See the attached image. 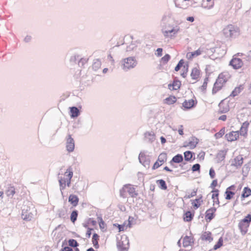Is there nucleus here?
<instances>
[{
  "label": "nucleus",
  "instance_id": "f257e3e1",
  "mask_svg": "<svg viewBox=\"0 0 251 251\" xmlns=\"http://www.w3.org/2000/svg\"><path fill=\"white\" fill-rule=\"evenodd\" d=\"M73 176V172L70 167L67 169L64 174H59V182L61 191L65 189L67 186H70Z\"/></svg>",
  "mask_w": 251,
  "mask_h": 251
},
{
  "label": "nucleus",
  "instance_id": "f03ea898",
  "mask_svg": "<svg viewBox=\"0 0 251 251\" xmlns=\"http://www.w3.org/2000/svg\"><path fill=\"white\" fill-rule=\"evenodd\" d=\"M251 223V214H248L243 219L239 221L238 227L242 235H244L248 232Z\"/></svg>",
  "mask_w": 251,
  "mask_h": 251
},
{
  "label": "nucleus",
  "instance_id": "7ed1b4c3",
  "mask_svg": "<svg viewBox=\"0 0 251 251\" xmlns=\"http://www.w3.org/2000/svg\"><path fill=\"white\" fill-rule=\"evenodd\" d=\"M120 196L123 198H126L127 194L132 198H135L138 196V193L135 188L130 184L124 185L120 191Z\"/></svg>",
  "mask_w": 251,
  "mask_h": 251
},
{
  "label": "nucleus",
  "instance_id": "20e7f679",
  "mask_svg": "<svg viewBox=\"0 0 251 251\" xmlns=\"http://www.w3.org/2000/svg\"><path fill=\"white\" fill-rule=\"evenodd\" d=\"M121 63L122 69L126 72L135 67L138 63L135 57L130 56L122 59Z\"/></svg>",
  "mask_w": 251,
  "mask_h": 251
},
{
  "label": "nucleus",
  "instance_id": "39448f33",
  "mask_svg": "<svg viewBox=\"0 0 251 251\" xmlns=\"http://www.w3.org/2000/svg\"><path fill=\"white\" fill-rule=\"evenodd\" d=\"M223 33L226 37L235 38L239 35L238 28H235L232 25H228L223 30Z\"/></svg>",
  "mask_w": 251,
  "mask_h": 251
},
{
  "label": "nucleus",
  "instance_id": "423d86ee",
  "mask_svg": "<svg viewBox=\"0 0 251 251\" xmlns=\"http://www.w3.org/2000/svg\"><path fill=\"white\" fill-rule=\"evenodd\" d=\"M180 31V27L175 25L167 30H164L162 33L165 38H174L178 32Z\"/></svg>",
  "mask_w": 251,
  "mask_h": 251
},
{
  "label": "nucleus",
  "instance_id": "0eeeda50",
  "mask_svg": "<svg viewBox=\"0 0 251 251\" xmlns=\"http://www.w3.org/2000/svg\"><path fill=\"white\" fill-rule=\"evenodd\" d=\"M167 159V154L165 152H162L158 156L157 161L154 163L152 169L155 170L162 165L166 161Z\"/></svg>",
  "mask_w": 251,
  "mask_h": 251
},
{
  "label": "nucleus",
  "instance_id": "6e6552de",
  "mask_svg": "<svg viewBox=\"0 0 251 251\" xmlns=\"http://www.w3.org/2000/svg\"><path fill=\"white\" fill-rule=\"evenodd\" d=\"M229 65L231 66L234 69L237 70L242 67L243 63L241 59L233 57L230 61Z\"/></svg>",
  "mask_w": 251,
  "mask_h": 251
},
{
  "label": "nucleus",
  "instance_id": "1a4fd4ad",
  "mask_svg": "<svg viewBox=\"0 0 251 251\" xmlns=\"http://www.w3.org/2000/svg\"><path fill=\"white\" fill-rule=\"evenodd\" d=\"M172 17V13L170 11H167L164 12L163 16H162L160 22V26L162 25H164L168 23H169Z\"/></svg>",
  "mask_w": 251,
  "mask_h": 251
},
{
  "label": "nucleus",
  "instance_id": "9d476101",
  "mask_svg": "<svg viewBox=\"0 0 251 251\" xmlns=\"http://www.w3.org/2000/svg\"><path fill=\"white\" fill-rule=\"evenodd\" d=\"M239 137V132L238 131H231L228 133H226L225 135V137L226 140L229 142H233L237 140Z\"/></svg>",
  "mask_w": 251,
  "mask_h": 251
},
{
  "label": "nucleus",
  "instance_id": "9b49d317",
  "mask_svg": "<svg viewBox=\"0 0 251 251\" xmlns=\"http://www.w3.org/2000/svg\"><path fill=\"white\" fill-rule=\"evenodd\" d=\"M201 239L206 242H211L213 240L212 233L209 231L202 232L201 236Z\"/></svg>",
  "mask_w": 251,
  "mask_h": 251
},
{
  "label": "nucleus",
  "instance_id": "f8f14e48",
  "mask_svg": "<svg viewBox=\"0 0 251 251\" xmlns=\"http://www.w3.org/2000/svg\"><path fill=\"white\" fill-rule=\"evenodd\" d=\"M216 211V208L214 207L207 209L205 212V219L206 221L210 222L215 217V213Z\"/></svg>",
  "mask_w": 251,
  "mask_h": 251
},
{
  "label": "nucleus",
  "instance_id": "ddd939ff",
  "mask_svg": "<svg viewBox=\"0 0 251 251\" xmlns=\"http://www.w3.org/2000/svg\"><path fill=\"white\" fill-rule=\"evenodd\" d=\"M235 190V186L234 185H231L228 187L226 191L225 192V199L226 200H230L232 199L234 196L235 195V193L234 191Z\"/></svg>",
  "mask_w": 251,
  "mask_h": 251
},
{
  "label": "nucleus",
  "instance_id": "4468645a",
  "mask_svg": "<svg viewBox=\"0 0 251 251\" xmlns=\"http://www.w3.org/2000/svg\"><path fill=\"white\" fill-rule=\"evenodd\" d=\"M199 143V139L195 137H192L189 141L185 144L184 147H188L190 149H193L196 148Z\"/></svg>",
  "mask_w": 251,
  "mask_h": 251
},
{
  "label": "nucleus",
  "instance_id": "2eb2a0df",
  "mask_svg": "<svg viewBox=\"0 0 251 251\" xmlns=\"http://www.w3.org/2000/svg\"><path fill=\"white\" fill-rule=\"evenodd\" d=\"M194 243V237L192 235L185 236L182 239V244L184 248L191 246Z\"/></svg>",
  "mask_w": 251,
  "mask_h": 251
},
{
  "label": "nucleus",
  "instance_id": "dca6fc26",
  "mask_svg": "<svg viewBox=\"0 0 251 251\" xmlns=\"http://www.w3.org/2000/svg\"><path fill=\"white\" fill-rule=\"evenodd\" d=\"M75 148V143L74 139L70 135H68L67 139L66 149L69 152H72Z\"/></svg>",
  "mask_w": 251,
  "mask_h": 251
},
{
  "label": "nucleus",
  "instance_id": "f3484780",
  "mask_svg": "<svg viewBox=\"0 0 251 251\" xmlns=\"http://www.w3.org/2000/svg\"><path fill=\"white\" fill-rule=\"evenodd\" d=\"M197 103L196 100L190 99L188 100H185L182 103V107L185 109H190L194 107Z\"/></svg>",
  "mask_w": 251,
  "mask_h": 251
},
{
  "label": "nucleus",
  "instance_id": "a211bd4d",
  "mask_svg": "<svg viewBox=\"0 0 251 251\" xmlns=\"http://www.w3.org/2000/svg\"><path fill=\"white\" fill-rule=\"evenodd\" d=\"M222 75H221L220 76H218V78L216 79L215 82L214 83L212 89L213 94H216L218 91H219L222 89L223 85L220 84L221 82L219 81V80H220V79L222 78Z\"/></svg>",
  "mask_w": 251,
  "mask_h": 251
},
{
  "label": "nucleus",
  "instance_id": "6ab92c4d",
  "mask_svg": "<svg viewBox=\"0 0 251 251\" xmlns=\"http://www.w3.org/2000/svg\"><path fill=\"white\" fill-rule=\"evenodd\" d=\"M249 126V123L245 122L243 123L239 131L240 134L245 137H247L248 134V127Z\"/></svg>",
  "mask_w": 251,
  "mask_h": 251
},
{
  "label": "nucleus",
  "instance_id": "aec40b11",
  "mask_svg": "<svg viewBox=\"0 0 251 251\" xmlns=\"http://www.w3.org/2000/svg\"><path fill=\"white\" fill-rule=\"evenodd\" d=\"M202 198V197L201 196L199 198L191 201V204L194 209H197L200 207L203 202Z\"/></svg>",
  "mask_w": 251,
  "mask_h": 251
},
{
  "label": "nucleus",
  "instance_id": "412c9836",
  "mask_svg": "<svg viewBox=\"0 0 251 251\" xmlns=\"http://www.w3.org/2000/svg\"><path fill=\"white\" fill-rule=\"evenodd\" d=\"M243 163V158L241 155L236 156L232 161L231 165L236 167L241 166Z\"/></svg>",
  "mask_w": 251,
  "mask_h": 251
},
{
  "label": "nucleus",
  "instance_id": "4be33fe9",
  "mask_svg": "<svg viewBox=\"0 0 251 251\" xmlns=\"http://www.w3.org/2000/svg\"><path fill=\"white\" fill-rule=\"evenodd\" d=\"M139 160L140 162L145 167L149 166L150 164V160L147 157L144 153H140L139 155Z\"/></svg>",
  "mask_w": 251,
  "mask_h": 251
},
{
  "label": "nucleus",
  "instance_id": "5701e85b",
  "mask_svg": "<svg viewBox=\"0 0 251 251\" xmlns=\"http://www.w3.org/2000/svg\"><path fill=\"white\" fill-rule=\"evenodd\" d=\"M79 199L77 196L74 195H70L69 197V202H70L74 207H75L78 203Z\"/></svg>",
  "mask_w": 251,
  "mask_h": 251
},
{
  "label": "nucleus",
  "instance_id": "b1692460",
  "mask_svg": "<svg viewBox=\"0 0 251 251\" xmlns=\"http://www.w3.org/2000/svg\"><path fill=\"white\" fill-rule=\"evenodd\" d=\"M201 54V51L200 49H198L194 51L187 53L186 57L188 59H192L194 57L198 56Z\"/></svg>",
  "mask_w": 251,
  "mask_h": 251
},
{
  "label": "nucleus",
  "instance_id": "393cba45",
  "mask_svg": "<svg viewBox=\"0 0 251 251\" xmlns=\"http://www.w3.org/2000/svg\"><path fill=\"white\" fill-rule=\"evenodd\" d=\"M219 192L218 190H212L211 191V193H212V199L213 200V201L214 203L217 204H219L220 203L219 200Z\"/></svg>",
  "mask_w": 251,
  "mask_h": 251
},
{
  "label": "nucleus",
  "instance_id": "a878e982",
  "mask_svg": "<svg viewBox=\"0 0 251 251\" xmlns=\"http://www.w3.org/2000/svg\"><path fill=\"white\" fill-rule=\"evenodd\" d=\"M228 99H229V97L226 98L225 99L222 100L219 104V107L221 110L226 109V108H227L229 106L228 104Z\"/></svg>",
  "mask_w": 251,
  "mask_h": 251
},
{
  "label": "nucleus",
  "instance_id": "bb28decb",
  "mask_svg": "<svg viewBox=\"0 0 251 251\" xmlns=\"http://www.w3.org/2000/svg\"><path fill=\"white\" fill-rule=\"evenodd\" d=\"M200 71L196 67L193 68L191 73V76L193 79H197L200 76Z\"/></svg>",
  "mask_w": 251,
  "mask_h": 251
},
{
  "label": "nucleus",
  "instance_id": "cd10ccee",
  "mask_svg": "<svg viewBox=\"0 0 251 251\" xmlns=\"http://www.w3.org/2000/svg\"><path fill=\"white\" fill-rule=\"evenodd\" d=\"M251 195V189L248 187H246L243 189L242 194L241 195V199H243L246 198H248Z\"/></svg>",
  "mask_w": 251,
  "mask_h": 251
},
{
  "label": "nucleus",
  "instance_id": "c85d7f7f",
  "mask_svg": "<svg viewBox=\"0 0 251 251\" xmlns=\"http://www.w3.org/2000/svg\"><path fill=\"white\" fill-rule=\"evenodd\" d=\"M194 214H192L190 211H187L185 213L183 216V219L185 221L190 222L193 218Z\"/></svg>",
  "mask_w": 251,
  "mask_h": 251
},
{
  "label": "nucleus",
  "instance_id": "c756f323",
  "mask_svg": "<svg viewBox=\"0 0 251 251\" xmlns=\"http://www.w3.org/2000/svg\"><path fill=\"white\" fill-rule=\"evenodd\" d=\"M99 240V236L97 233H94L92 237V243L96 249H98L99 247L98 241Z\"/></svg>",
  "mask_w": 251,
  "mask_h": 251
},
{
  "label": "nucleus",
  "instance_id": "7c9ffc66",
  "mask_svg": "<svg viewBox=\"0 0 251 251\" xmlns=\"http://www.w3.org/2000/svg\"><path fill=\"white\" fill-rule=\"evenodd\" d=\"M242 89L243 88L242 87V85H240L239 87H235V89L232 91L229 97H234L237 96L241 92Z\"/></svg>",
  "mask_w": 251,
  "mask_h": 251
},
{
  "label": "nucleus",
  "instance_id": "2f4dec72",
  "mask_svg": "<svg viewBox=\"0 0 251 251\" xmlns=\"http://www.w3.org/2000/svg\"><path fill=\"white\" fill-rule=\"evenodd\" d=\"M174 90H176L180 88L181 82L176 77H175L173 81Z\"/></svg>",
  "mask_w": 251,
  "mask_h": 251
},
{
  "label": "nucleus",
  "instance_id": "473e14b6",
  "mask_svg": "<svg viewBox=\"0 0 251 251\" xmlns=\"http://www.w3.org/2000/svg\"><path fill=\"white\" fill-rule=\"evenodd\" d=\"M101 61L99 59H96L94 60L92 67L95 71L98 70L101 66Z\"/></svg>",
  "mask_w": 251,
  "mask_h": 251
},
{
  "label": "nucleus",
  "instance_id": "72a5a7b5",
  "mask_svg": "<svg viewBox=\"0 0 251 251\" xmlns=\"http://www.w3.org/2000/svg\"><path fill=\"white\" fill-rule=\"evenodd\" d=\"M22 217L24 220L30 221L33 218V214L31 213H28L27 211H23Z\"/></svg>",
  "mask_w": 251,
  "mask_h": 251
},
{
  "label": "nucleus",
  "instance_id": "f704fd0d",
  "mask_svg": "<svg viewBox=\"0 0 251 251\" xmlns=\"http://www.w3.org/2000/svg\"><path fill=\"white\" fill-rule=\"evenodd\" d=\"M6 194L8 197H12L15 194V187L12 186H9L6 191Z\"/></svg>",
  "mask_w": 251,
  "mask_h": 251
},
{
  "label": "nucleus",
  "instance_id": "c9c22d12",
  "mask_svg": "<svg viewBox=\"0 0 251 251\" xmlns=\"http://www.w3.org/2000/svg\"><path fill=\"white\" fill-rule=\"evenodd\" d=\"M224 243V240L223 237H221L218 242L216 243V244L213 247V250H217L218 249L220 248L223 246Z\"/></svg>",
  "mask_w": 251,
  "mask_h": 251
},
{
  "label": "nucleus",
  "instance_id": "e433bc0d",
  "mask_svg": "<svg viewBox=\"0 0 251 251\" xmlns=\"http://www.w3.org/2000/svg\"><path fill=\"white\" fill-rule=\"evenodd\" d=\"M183 161V156L181 154H178L175 155L172 159L171 162L175 163H180Z\"/></svg>",
  "mask_w": 251,
  "mask_h": 251
},
{
  "label": "nucleus",
  "instance_id": "4c0bfd02",
  "mask_svg": "<svg viewBox=\"0 0 251 251\" xmlns=\"http://www.w3.org/2000/svg\"><path fill=\"white\" fill-rule=\"evenodd\" d=\"M176 101L175 96H170L165 99V102L168 104H172Z\"/></svg>",
  "mask_w": 251,
  "mask_h": 251
},
{
  "label": "nucleus",
  "instance_id": "58836bf2",
  "mask_svg": "<svg viewBox=\"0 0 251 251\" xmlns=\"http://www.w3.org/2000/svg\"><path fill=\"white\" fill-rule=\"evenodd\" d=\"M185 160L190 161L193 158V153L190 151H186L184 152Z\"/></svg>",
  "mask_w": 251,
  "mask_h": 251
},
{
  "label": "nucleus",
  "instance_id": "ea45409f",
  "mask_svg": "<svg viewBox=\"0 0 251 251\" xmlns=\"http://www.w3.org/2000/svg\"><path fill=\"white\" fill-rule=\"evenodd\" d=\"M225 130L226 129L225 127L222 128L218 132H217L215 134L214 137L215 138L219 139L222 138L225 133Z\"/></svg>",
  "mask_w": 251,
  "mask_h": 251
},
{
  "label": "nucleus",
  "instance_id": "a19ab883",
  "mask_svg": "<svg viewBox=\"0 0 251 251\" xmlns=\"http://www.w3.org/2000/svg\"><path fill=\"white\" fill-rule=\"evenodd\" d=\"M157 183L162 189L166 190L167 188L165 181L163 179L158 180Z\"/></svg>",
  "mask_w": 251,
  "mask_h": 251
},
{
  "label": "nucleus",
  "instance_id": "79ce46f5",
  "mask_svg": "<svg viewBox=\"0 0 251 251\" xmlns=\"http://www.w3.org/2000/svg\"><path fill=\"white\" fill-rule=\"evenodd\" d=\"M78 216V212L76 210L73 211L71 214V221L73 223L76 221Z\"/></svg>",
  "mask_w": 251,
  "mask_h": 251
},
{
  "label": "nucleus",
  "instance_id": "37998d69",
  "mask_svg": "<svg viewBox=\"0 0 251 251\" xmlns=\"http://www.w3.org/2000/svg\"><path fill=\"white\" fill-rule=\"evenodd\" d=\"M137 48V45L136 43H131L129 45L127 46L126 49V52H130L134 50H135Z\"/></svg>",
  "mask_w": 251,
  "mask_h": 251
},
{
  "label": "nucleus",
  "instance_id": "c03bdc74",
  "mask_svg": "<svg viewBox=\"0 0 251 251\" xmlns=\"http://www.w3.org/2000/svg\"><path fill=\"white\" fill-rule=\"evenodd\" d=\"M164 25H162L160 26L161 28V32L162 33H163V31L164 30H167L171 28L173 26H175L173 25L170 24L169 23H168L166 24H165Z\"/></svg>",
  "mask_w": 251,
  "mask_h": 251
},
{
  "label": "nucleus",
  "instance_id": "a18cd8bd",
  "mask_svg": "<svg viewBox=\"0 0 251 251\" xmlns=\"http://www.w3.org/2000/svg\"><path fill=\"white\" fill-rule=\"evenodd\" d=\"M184 60L182 59H180L179 61L177 64L176 65V66L175 67V71L176 72H178L182 67H183V66L184 65Z\"/></svg>",
  "mask_w": 251,
  "mask_h": 251
},
{
  "label": "nucleus",
  "instance_id": "49530a36",
  "mask_svg": "<svg viewBox=\"0 0 251 251\" xmlns=\"http://www.w3.org/2000/svg\"><path fill=\"white\" fill-rule=\"evenodd\" d=\"M88 59L85 58H80L77 63L79 67H84V65L87 62Z\"/></svg>",
  "mask_w": 251,
  "mask_h": 251
},
{
  "label": "nucleus",
  "instance_id": "de8ad7c7",
  "mask_svg": "<svg viewBox=\"0 0 251 251\" xmlns=\"http://www.w3.org/2000/svg\"><path fill=\"white\" fill-rule=\"evenodd\" d=\"M171 58V56L169 54H166L163 57H162L161 59V61L163 63V64H165L167 63V62L170 60Z\"/></svg>",
  "mask_w": 251,
  "mask_h": 251
},
{
  "label": "nucleus",
  "instance_id": "09e8293b",
  "mask_svg": "<svg viewBox=\"0 0 251 251\" xmlns=\"http://www.w3.org/2000/svg\"><path fill=\"white\" fill-rule=\"evenodd\" d=\"M80 56L78 54H74L70 58V61L71 62L76 63V62H78V60L80 59Z\"/></svg>",
  "mask_w": 251,
  "mask_h": 251
},
{
  "label": "nucleus",
  "instance_id": "8fccbe9b",
  "mask_svg": "<svg viewBox=\"0 0 251 251\" xmlns=\"http://www.w3.org/2000/svg\"><path fill=\"white\" fill-rule=\"evenodd\" d=\"M189 66L188 64L183 66V72L181 74V75L183 78H185L187 76V73L188 72Z\"/></svg>",
  "mask_w": 251,
  "mask_h": 251
},
{
  "label": "nucleus",
  "instance_id": "3c124183",
  "mask_svg": "<svg viewBox=\"0 0 251 251\" xmlns=\"http://www.w3.org/2000/svg\"><path fill=\"white\" fill-rule=\"evenodd\" d=\"M228 104L229 105V106L227 107V108H226V110H232L235 108L236 103L234 102V101H231L228 99ZM225 110V109H224Z\"/></svg>",
  "mask_w": 251,
  "mask_h": 251
},
{
  "label": "nucleus",
  "instance_id": "603ef678",
  "mask_svg": "<svg viewBox=\"0 0 251 251\" xmlns=\"http://www.w3.org/2000/svg\"><path fill=\"white\" fill-rule=\"evenodd\" d=\"M221 75H223V76H222V78H221L220 80H219V81L221 82L220 84L223 85L224 83H226L227 81V78L226 76L228 75H225L223 73H221L218 76H220Z\"/></svg>",
  "mask_w": 251,
  "mask_h": 251
},
{
  "label": "nucleus",
  "instance_id": "864d4df0",
  "mask_svg": "<svg viewBox=\"0 0 251 251\" xmlns=\"http://www.w3.org/2000/svg\"><path fill=\"white\" fill-rule=\"evenodd\" d=\"M69 245L73 247H76L78 246V244L77 241L73 239H70L68 241Z\"/></svg>",
  "mask_w": 251,
  "mask_h": 251
},
{
  "label": "nucleus",
  "instance_id": "5fc2aeb1",
  "mask_svg": "<svg viewBox=\"0 0 251 251\" xmlns=\"http://www.w3.org/2000/svg\"><path fill=\"white\" fill-rule=\"evenodd\" d=\"M218 186V180L217 179H214L211 184H210V188L212 189V190H217V189H216V187H217Z\"/></svg>",
  "mask_w": 251,
  "mask_h": 251
},
{
  "label": "nucleus",
  "instance_id": "6e6d98bb",
  "mask_svg": "<svg viewBox=\"0 0 251 251\" xmlns=\"http://www.w3.org/2000/svg\"><path fill=\"white\" fill-rule=\"evenodd\" d=\"M207 2H209L210 4L209 5H207L204 7V8L207 9H210L212 8L214 5V0H206Z\"/></svg>",
  "mask_w": 251,
  "mask_h": 251
},
{
  "label": "nucleus",
  "instance_id": "4d7b16f0",
  "mask_svg": "<svg viewBox=\"0 0 251 251\" xmlns=\"http://www.w3.org/2000/svg\"><path fill=\"white\" fill-rule=\"evenodd\" d=\"M201 166L199 164H196L193 165L192 167V171L194 172L200 171Z\"/></svg>",
  "mask_w": 251,
  "mask_h": 251
},
{
  "label": "nucleus",
  "instance_id": "13d9d810",
  "mask_svg": "<svg viewBox=\"0 0 251 251\" xmlns=\"http://www.w3.org/2000/svg\"><path fill=\"white\" fill-rule=\"evenodd\" d=\"M70 115L73 118L77 117L79 114V111H70Z\"/></svg>",
  "mask_w": 251,
  "mask_h": 251
},
{
  "label": "nucleus",
  "instance_id": "bf43d9fd",
  "mask_svg": "<svg viewBox=\"0 0 251 251\" xmlns=\"http://www.w3.org/2000/svg\"><path fill=\"white\" fill-rule=\"evenodd\" d=\"M163 49L162 48H157L156 50V53L155 55L158 57H160L162 55Z\"/></svg>",
  "mask_w": 251,
  "mask_h": 251
},
{
  "label": "nucleus",
  "instance_id": "052dcab7",
  "mask_svg": "<svg viewBox=\"0 0 251 251\" xmlns=\"http://www.w3.org/2000/svg\"><path fill=\"white\" fill-rule=\"evenodd\" d=\"M209 176L211 178H214L215 177L216 173L212 168H210L209 170Z\"/></svg>",
  "mask_w": 251,
  "mask_h": 251
},
{
  "label": "nucleus",
  "instance_id": "680f3d73",
  "mask_svg": "<svg viewBox=\"0 0 251 251\" xmlns=\"http://www.w3.org/2000/svg\"><path fill=\"white\" fill-rule=\"evenodd\" d=\"M99 226L100 229H104L105 227V224L102 219L99 222Z\"/></svg>",
  "mask_w": 251,
  "mask_h": 251
},
{
  "label": "nucleus",
  "instance_id": "e2e57ef3",
  "mask_svg": "<svg viewBox=\"0 0 251 251\" xmlns=\"http://www.w3.org/2000/svg\"><path fill=\"white\" fill-rule=\"evenodd\" d=\"M81 108V105H78V106H74L69 107L68 110H80Z\"/></svg>",
  "mask_w": 251,
  "mask_h": 251
},
{
  "label": "nucleus",
  "instance_id": "0e129e2a",
  "mask_svg": "<svg viewBox=\"0 0 251 251\" xmlns=\"http://www.w3.org/2000/svg\"><path fill=\"white\" fill-rule=\"evenodd\" d=\"M118 227L119 228V231H124L126 228V226H125V224H123V225H118Z\"/></svg>",
  "mask_w": 251,
  "mask_h": 251
},
{
  "label": "nucleus",
  "instance_id": "69168bd1",
  "mask_svg": "<svg viewBox=\"0 0 251 251\" xmlns=\"http://www.w3.org/2000/svg\"><path fill=\"white\" fill-rule=\"evenodd\" d=\"M207 85V82H203L202 85L201 87V89L202 92H205Z\"/></svg>",
  "mask_w": 251,
  "mask_h": 251
},
{
  "label": "nucleus",
  "instance_id": "338daca9",
  "mask_svg": "<svg viewBox=\"0 0 251 251\" xmlns=\"http://www.w3.org/2000/svg\"><path fill=\"white\" fill-rule=\"evenodd\" d=\"M32 37L30 35H26L24 39V41L25 43H28L31 41Z\"/></svg>",
  "mask_w": 251,
  "mask_h": 251
},
{
  "label": "nucleus",
  "instance_id": "774afa93",
  "mask_svg": "<svg viewBox=\"0 0 251 251\" xmlns=\"http://www.w3.org/2000/svg\"><path fill=\"white\" fill-rule=\"evenodd\" d=\"M61 251H73V249L69 247L63 248Z\"/></svg>",
  "mask_w": 251,
  "mask_h": 251
}]
</instances>
